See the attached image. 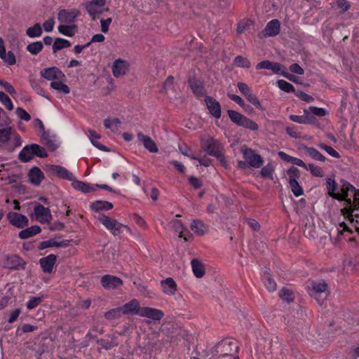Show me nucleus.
Listing matches in <instances>:
<instances>
[{
  "label": "nucleus",
  "mask_w": 359,
  "mask_h": 359,
  "mask_svg": "<svg viewBox=\"0 0 359 359\" xmlns=\"http://www.w3.org/2000/svg\"><path fill=\"white\" fill-rule=\"evenodd\" d=\"M237 351L238 346L235 343L229 339H224L219 341L213 348L214 355H218V359L229 358L231 359L233 350Z\"/></svg>",
  "instance_id": "1"
},
{
  "label": "nucleus",
  "mask_w": 359,
  "mask_h": 359,
  "mask_svg": "<svg viewBox=\"0 0 359 359\" xmlns=\"http://www.w3.org/2000/svg\"><path fill=\"white\" fill-rule=\"evenodd\" d=\"M98 220L114 236L119 235L125 229L130 232V229L117 220L112 219L107 215H102L98 217Z\"/></svg>",
  "instance_id": "2"
},
{
  "label": "nucleus",
  "mask_w": 359,
  "mask_h": 359,
  "mask_svg": "<svg viewBox=\"0 0 359 359\" xmlns=\"http://www.w3.org/2000/svg\"><path fill=\"white\" fill-rule=\"evenodd\" d=\"M201 147L210 156H213L215 157H222L224 156L222 144L219 141L212 137H208L206 139H202Z\"/></svg>",
  "instance_id": "3"
},
{
  "label": "nucleus",
  "mask_w": 359,
  "mask_h": 359,
  "mask_svg": "<svg viewBox=\"0 0 359 359\" xmlns=\"http://www.w3.org/2000/svg\"><path fill=\"white\" fill-rule=\"evenodd\" d=\"M327 287V284L324 280L313 282L312 283V288L309 291V294L313 297L318 304H322L328 294Z\"/></svg>",
  "instance_id": "4"
},
{
  "label": "nucleus",
  "mask_w": 359,
  "mask_h": 359,
  "mask_svg": "<svg viewBox=\"0 0 359 359\" xmlns=\"http://www.w3.org/2000/svg\"><path fill=\"white\" fill-rule=\"evenodd\" d=\"M46 172L50 175L57 177L68 181L73 180L74 175L65 168L58 165H48Z\"/></svg>",
  "instance_id": "5"
},
{
  "label": "nucleus",
  "mask_w": 359,
  "mask_h": 359,
  "mask_svg": "<svg viewBox=\"0 0 359 359\" xmlns=\"http://www.w3.org/2000/svg\"><path fill=\"white\" fill-rule=\"evenodd\" d=\"M47 157L48 154L46 149L37 144L26 145L20 152L18 157Z\"/></svg>",
  "instance_id": "6"
},
{
  "label": "nucleus",
  "mask_w": 359,
  "mask_h": 359,
  "mask_svg": "<svg viewBox=\"0 0 359 359\" xmlns=\"http://www.w3.org/2000/svg\"><path fill=\"white\" fill-rule=\"evenodd\" d=\"M4 267L11 270L25 269L26 262L17 255H6L4 259Z\"/></svg>",
  "instance_id": "7"
},
{
  "label": "nucleus",
  "mask_w": 359,
  "mask_h": 359,
  "mask_svg": "<svg viewBox=\"0 0 359 359\" xmlns=\"http://www.w3.org/2000/svg\"><path fill=\"white\" fill-rule=\"evenodd\" d=\"M340 184L341 193H339V195L341 198L335 199L339 201H344L348 207L353 205L354 201L351 198H348V192H353L355 190V187L344 179L340 180Z\"/></svg>",
  "instance_id": "8"
},
{
  "label": "nucleus",
  "mask_w": 359,
  "mask_h": 359,
  "mask_svg": "<svg viewBox=\"0 0 359 359\" xmlns=\"http://www.w3.org/2000/svg\"><path fill=\"white\" fill-rule=\"evenodd\" d=\"M280 24L278 20L274 19L267 23L264 30L258 36L259 38L275 36L280 33Z\"/></svg>",
  "instance_id": "9"
},
{
  "label": "nucleus",
  "mask_w": 359,
  "mask_h": 359,
  "mask_svg": "<svg viewBox=\"0 0 359 359\" xmlns=\"http://www.w3.org/2000/svg\"><path fill=\"white\" fill-rule=\"evenodd\" d=\"M6 217L12 225L18 228H23L28 225V218L18 212H10L7 214Z\"/></svg>",
  "instance_id": "10"
},
{
  "label": "nucleus",
  "mask_w": 359,
  "mask_h": 359,
  "mask_svg": "<svg viewBox=\"0 0 359 359\" xmlns=\"http://www.w3.org/2000/svg\"><path fill=\"white\" fill-rule=\"evenodd\" d=\"M34 214L36 218L41 223L49 222L52 219V215L48 208H45L42 205H37L34 207Z\"/></svg>",
  "instance_id": "11"
},
{
  "label": "nucleus",
  "mask_w": 359,
  "mask_h": 359,
  "mask_svg": "<svg viewBox=\"0 0 359 359\" xmlns=\"http://www.w3.org/2000/svg\"><path fill=\"white\" fill-rule=\"evenodd\" d=\"M41 75L49 81L64 80L65 79V74L57 67L45 69L41 72Z\"/></svg>",
  "instance_id": "12"
},
{
  "label": "nucleus",
  "mask_w": 359,
  "mask_h": 359,
  "mask_svg": "<svg viewBox=\"0 0 359 359\" xmlns=\"http://www.w3.org/2000/svg\"><path fill=\"white\" fill-rule=\"evenodd\" d=\"M100 282L102 286L106 289H115L123 284L121 279L111 275L103 276Z\"/></svg>",
  "instance_id": "13"
},
{
  "label": "nucleus",
  "mask_w": 359,
  "mask_h": 359,
  "mask_svg": "<svg viewBox=\"0 0 359 359\" xmlns=\"http://www.w3.org/2000/svg\"><path fill=\"white\" fill-rule=\"evenodd\" d=\"M79 13V11L76 9H72L70 11L63 9L60 11L58 13L57 20L61 23L71 24L74 21Z\"/></svg>",
  "instance_id": "14"
},
{
  "label": "nucleus",
  "mask_w": 359,
  "mask_h": 359,
  "mask_svg": "<svg viewBox=\"0 0 359 359\" xmlns=\"http://www.w3.org/2000/svg\"><path fill=\"white\" fill-rule=\"evenodd\" d=\"M41 140L48 150L50 151H55L59 146L56 137L55 135H50L49 133L43 131L41 136Z\"/></svg>",
  "instance_id": "15"
},
{
  "label": "nucleus",
  "mask_w": 359,
  "mask_h": 359,
  "mask_svg": "<svg viewBox=\"0 0 359 359\" xmlns=\"http://www.w3.org/2000/svg\"><path fill=\"white\" fill-rule=\"evenodd\" d=\"M205 101L210 113L216 118L221 117V107L219 103L213 97L206 96Z\"/></svg>",
  "instance_id": "16"
},
{
  "label": "nucleus",
  "mask_w": 359,
  "mask_h": 359,
  "mask_svg": "<svg viewBox=\"0 0 359 359\" xmlns=\"http://www.w3.org/2000/svg\"><path fill=\"white\" fill-rule=\"evenodd\" d=\"M163 316V312L157 309L142 307L140 310V316L146 317L153 320H160Z\"/></svg>",
  "instance_id": "17"
},
{
  "label": "nucleus",
  "mask_w": 359,
  "mask_h": 359,
  "mask_svg": "<svg viewBox=\"0 0 359 359\" xmlns=\"http://www.w3.org/2000/svg\"><path fill=\"white\" fill-rule=\"evenodd\" d=\"M29 182L34 186L38 187L45 178L43 172L38 167L32 168L28 172Z\"/></svg>",
  "instance_id": "18"
},
{
  "label": "nucleus",
  "mask_w": 359,
  "mask_h": 359,
  "mask_svg": "<svg viewBox=\"0 0 359 359\" xmlns=\"http://www.w3.org/2000/svg\"><path fill=\"white\" fill-rule=\"evenodd\" d=\"M57 256L50 254L46 257L40 259L39 264L42 271L46 273H50L53 271V266L55 264Z\"/></svg>",
  "instance_id": "19"
},
{
  "label": "nucleus",
  "mask_w": 359,
  "mask_h": 359,
  "mask_svg": "<svg viewBox=\"0 0 359 359\" xmlns=\"http://www.w3.org/2000/svg\"><path fill=\"white\" fill-rule=\"evenodd\" d=\"M138 140L144 145V148L151 153H157L158 151V147L155 142L147 135H144L142 133H138L137 135Z\"/></svg>",
  "instance_id": "20"
},
{
  "label": "nucleus",
  "mask_w": 359,
  "mask_h": 359,
  "mask_svg": "<svg viewBox=\"0 0 359 359\" xmlns=\"http://www.w3.org/2000/svg\"><path fill=\"white\" fill-rule=\"evenodd\" d=\"M120 307L123 314H138L140 316L142 308L140 306V303L137 299H132Z\"/></svg>",
  "instance_id": "21"
},
{
  "label": "nucleus",
  "mask_w": 359,
  "mask_h": 359,
  "mask_svg": "<svg viewBox=\"0 0 359 359\" xmlns=\"http://www.w3.org/2000/svg\"><path fill=\"white\" fill-rule=\"evenodd\" d=\"M69 245L68 240L58 241L57 238H50L48 241H42L39 243V249L44 250L48 248H65Z\"/></svg>",
  "instance_id": "22"
},
{
  "label": "nucleus",
  "mask_w": 359,
  "mask_h": 359,
  "mask_svg": "<svg viewBox=\"0 0 359 359\" xmlns=\"http://www.w3.org/2000/svg\"><path fill=\"white\" fill-rule=\"evenodd\" d=\"M0 57L8 65H13L16 62L15 56L12 51L6 52L4 42L1 37H0Z\"/></svg>",
  "instance_id": "23"
},
{
  "label": "nucleus",
  "mask_w": 359,
  "mask_h": 359,
  "mask_svg": "<svg viewBox=\"0 0 359 359\" xmlns=\"http://www.w3.org/2000/svg\"><path fill=\"white\" fill-rule=\"evenodd\" d=\"M128 67L125 60L121 59L116 60L112 65V73L115 77H120L126 74Z\"/></svg>",
  "instance_id": "24"
},
{
  "label": "nucleus",
  "mask_w": 359,
  "mask_h": 359,
  "mask_svg": "<svg viewBox=\"0 0 359 359\" xmlns=\"http://www.w3.org/2000/svg\"><path fill=\"white\" fill-rule=\"evenodd\" d=\"M326 183V189L327 194L332 197V198H341V197L339 195L338 192H336L337 189L338 184L336 182L334 177H327L325 180Z\"/></svg>",
  "instance_id": "25"
},
{
  "label": "nucleus",
  "mask_w": 359,
  "mask_h": 359,
  "mask_svg": "<svg viewBox=\"0 0 359 359\" xmlns=\"http://www.w3.org/2000/svg\"><path fill=\"white\" fill-rule=\"evenodd\" d=\"M161 285L163 292L168 295H174L177 291V284L172 278H168L162 280Z\"/></svg>",
  "instance_id": "26"
},
{
  "label": "nucleus",
  "mask_w": 359,
  "mask_h": 359,
  "mask_svg": "<svg viewBox=\"0 0 359 359\" xmlns=\"http://www.w3.org/2000/svg\"><path fill=\"white\" fill-rule=\"evenodd\" d=\"M283 67V66L281 65L280 63L273 62L269 60L262 61L259 62L257 65V69H271L276 74H281V70Z\"/></svg>",
  "instance_id": "27"
},
{
  "label": "nucleus",
  "mask_w": 359,
  "mask_h": 359,
  "mask_svg": "<svg viewBox=\"0 0 359 359\" xmlns=\"http://www.w3.org/2000/svg\"><path fill=\"white\" fill-rule=\"evenodd\" d=\"M71 181L72 187L74 189L80 191L83 193H90L96 191V189L91 187L89 184L75 180L74 177L73 178V180Z\"/></svg>",
  "instance_id": "28"
},
{
  "label": "nucleus",
  "mask_w": 359,
  "mask_h": 359,
  "mask_svg": "<svg viewBox=\"0 0 359 359\" xmlns=\"http://www.w3.org/2000/svg\"><path fill=\"white\" fill-rule=\"evenodd\" d=\"M192 271L198 278H201L205 275V267L203 264L197 259L191 261Z\"/></svg>",
  "instance_id": "29"
},
{
  "label": "nucleus",
  "mask_w": 359,
  "mask_h": 359,
  "mask_svg": "<svg viewBox=\"0 0 359 359\" xmlns=\"http://www.w3.org/2000/svg\"><path fill=\"white\" fill-rule=\"evenodd\" d=\"M113 204L106 201H95L90 204V209L94 212L109 210L113 208Z\"/></svg>",
  "instance_id": "30"
},
{
  "label": "nucleus",
  "mask_w": 359,
  "mask_h": 359,
  "mask_svg": "<svg viewBox=\"0 0 359 359\" xmlns=\"http://www.w3.org/2000/svg\"><path fill=\"white\" fill-rule=\"evenodd\" d=\"M191 229L196 234L202 236L208 231V226L200 219H194L190 225Z\"/></svg>",
  "instance_id": "31"
},
{
  "label": "nucleus",
  "mask_w": 359,
  "mask_h": 359,
  "mask_svg": "<svg viewBox=\"0 0 359 359\" xmlns=\"http://www.w3.org/2000/svg\"><path fill=\"white\" fill-rule=\"evenodd\" d=\"M41 231V229L39 226L34 225L20 231L18 236L21 239H26L35 236L40 233Z\"/></svg>",
  "instance_id": "32"
},
{
  "label": "nucleus",
  "mask_w": 359,
  "mask_h": 359,
  "mask_svg": "<svg viewBox=\"0 0 359 359\" xmlns=\"http://www.w3.org/2000/svg\"><path fill=\"white\" fill-rule=\"evenodd\" d=\"M189 84L196 96H202L205 93V90L201 82L196 80V79H189Z\"/></svg>",
  "instance_id": "33"
},
{
  "label": "nucleus",
  "mask_w": 359,
  "mask_h": 359,
  "mask_svg": "<svg viewBox=\"0 0 359 359\" xmlns=\"http://www.w3.org/2000/svg\"><path fill=\"white\" fill-rule=\"evenodd\" d=\"M298 149L300 151L302 155L309 156L311 157H323L320 153L314 148L308 147L304 144L299 145Z\"/></svg>",
  "instance_id": "34"
},
{
  "label": "nucleus",
  "mask_w": 359,
  "mask_h": 359,
  "mask_svg": "<svg viewBox=\"0 0 359 359\" xmlns=\"http://www.w3.org/2000/svg\"><path fill=\"white\" fill-rule=\"evenodd\" d=\"M298 149L300 151L302 155L309 156L311 157H323L320 153L314 148L308 147L304 144L299 145Z\"/></svg>",
  "instance_id": "35"
},
{
  "label": "nucleus",
  "mask_w": 359,
  "mask_h": 359,
  "mask_svg": "<svg viewBox=\"0 0 359 359\" xmlns=\"http://www.w3.org/2000/svg\"><path fill=\"white\" fill-rule=\"evenodd\" d=\"M121 121L117 118H107L104 121V126L106 128L110 129L112 132H116L119 130Z\"/></svg>",
  "instance_id": "36"
},
{
  "label": "nucleus",
  "mask_w": 359,
  "mask_h": 359,
  "mask_svg": "<svg viewBox=\"0 0 359 359\" xmlns=\"http://www.w3.org/2000/svg\"><path fill=\"white\" fill-rule=\"evenodd\" d=\"M58 31L60 34L67 36H73L77 32V27L75 25H61L58 27Z\"/></svg>",
  "instance_id": "37"
},
{
  "label": "nucleus",
  "mask_w": 359,
  "mask_h": 359,
  "mask_svg": "<svg viewBox=\"0 0 359 359\" xmlns=\"http://www.w3.org/2000/svg\"><path fill=\"white\" fill-rule=\"evenodd\" d=\"M263 281L266 289L269 292H273L276 290L277 285L275 280L271 278L270 273L267 271H265L263 275Z\"/></svg>",
  "instance_id": "38"
},
{
  "label": "nucleus",
  "mask_w": 359,
  "mask_h": 359,
  "mask_svg": "<svg viewBox=\"0 0 359 359\" xmlns=\"http://www.w3.org/2000/svg\"><path fill=\"white\" fill-rule=\"evenodd\" d=\"M71 46L70 42L68 40L57 38L53 45V53H56L57 51L65 48H68Z\"/></svg>",
  "instance_id": "39"
},
{
  "label": "nucleus",
  "mask_w": 359,
  "mask_h": 359,
  "mask_svg": "<svg viewBox=\"0 0 359 359\" xmlns=\"http://www.w3.org/2000/svg\"><path fill=\"white\" fill-rule=\"evenodd\" d=\"M62 80H56L50 83V86L53 89L62 93L64 94H68L70 92L69 88L62 82Z\"/></svg>",
  "instance_id": "40"
},
{
  "label": "nucleus",
  "mask_w": 359,
  "mask_h": 359,
  "mask_svg": "<svg viewBox=\"0 0 359 359\" xmlns=\"http://www.w3.org/2000/svg\"><path fill=\"white\" fill-rule=\"evenodd\" d=\"M227 112L231 121L240 126H241V123H243V121H244L245 118H246L239 112L234 110L230 109L228 110Z\"/></svg>",
  "instance_id": "41"
},
{
  "label": "nucleus",
  "mask_w": 359,
  "mask_h": 359,
  "mask_svg": "<svg viewBox=\"0 0 359 359\" xmlns=\"http://www.w3.org/2000/svg\"><path fill=\"white\" fill-rule=\"evenodd\" d=\"M26 34L31 38L40 36L42 34L41 26L39 23H36L33 27H29Z\"/></svg>",
  "instance_id": "42"
},
{
  "label": "nucleus",
  "mask_w": 359,
  "mask_h": 359,
  "mask_svg": "<svg viewBox=\"0 0 359 359\" xmlns=\"http://www.w3.org/2000/svg\"><path fill=\"white\" fill-rule=\"evenodd\" d=\"M289 184L293 194L295 196H300L303 194L304 191L302 187L299 185L297 180L292 179L289 180Z\"/></svg>",
  "instance_id": "43"
},
{
  "label": "nucleus",
  "mask_w": 359,
  "mask_h": 359,
  "mask_svg": "<svg viewBox=\"0 0 359 359\" xmlns=\"http://www.w3.org/2000/svg\"><path fill=\"white\" fill-rule=\"evenodd\" d=\"M122 313L121 307H117L107 311L104 318L107 320H115L119 318Z\"/></svg>",
  "instance_id": "44"
},
{
  "label": "nucleus",
  "mask_w": 359,
  "mask_h": 359,
  "mask_svg": "<svg viewBox=\"0 0 359 359\" xmlns=\"http://www.w3.org/2000/svg\"><path fill=\"white\" fill-rule=\"evenodd\" d=\"M85 6L87 12L90 14L93 20H95V15L101 13L100 8L90 2L86 3Z\"/></svg>",
  "instance_id": "45"
},
{
  "label": "nucleus",
  "mask_w": 359,
  "mask_h": 359,
  "mask_svg": "<svg viewBox=\"0 0 359 359\" xmlns=\"http://www.w3.org/2000/svg\"><path fill=\"white\" fill-rule=\"evenodd\" d=\"M43 46L41 41L31 43L27 46V50L32 55H36L43 48Z\"/></svg>",
  "instance_id": "46"
},
{
  "label": "nucleus",
  "mask_w": 359,
  "mask_h": 359,
  "mask_svg": "<svg viewBox=\"0 0 359 359\" xmlns=\"http://www.w3.org/2000/svg\"><path fill=\"white\" fill-rule=\"evenodd\" d=\"M274 172V168L271 164L269 163L266 166L263 167L260 171V175L263 177H268L270 180H273V173Z\"/></svg>",
  "instance_id": "47"
},
{
  "label": "nucleus",
  "mask_w": 359,
  "mask_h": 359,
  "mask_svg": "<svg viewBox=\"0 0 359 359\" xmlns=\"http://www.w3.org/2000/svg\"><path fill=\"white\" fill-rule=\"evenodd\" d=\"M279 294L283 300L288 303L292 302L294 300L292 292L285 287L280 290Z\"/></svg>",
  "instance_id": "48"
},
{
  "label": "nucleus",
  "mask_w": 359,
  "mask_h": 359,
  "mask_svg": "<svg viewBox=\"0 0 359 359\" xmlns=\"http://www.w3.org/2000/svg\"><path fill=\"white\" fill-rule=\"evenodd\" d=\"M233 63L239 67L249 68L251 66L250 62L247 58L240 55L235 58Z\"/></svg>",
  "instance_id": "49"
},
{
  "label": "nucleus",
  "mask_w": 359,
  "mask_h": 359,
  "mask_svg": "<svg viewBox=\"0 0 359 359\" xmlns=\"http://www.w3.org/2000/svg\"><path fill=\"white\" fill-rule=\"evenodd\" d=\"M42 297H32L26 304L27 309L32 310L36 308L42 302Z\"/></svg>",
  "instance_id": "50"
},
{
  "label": "nucleus",
  "mask_w": 359,
  "mask_h": 359,
  "mask_svg": "<svg viewBox=\"0 0 359 359\" xmlns=\"http://www.w3.org/2000/svg\"><path fill=\"white\" fill-rule=\"evenodd\" d=\"M0 101L9 111L13 110V105L10 97L4 92H0Z\"/></svg>",
  "instance_id": "51"
},
{
  "label": "nucleus",
  "mask_w": 359,
  "mask_h": 359,
  "mask_svg": "<svg viewBox=\"0 0 359 359\" xmlns=\"http://www.w3.org/2000/svg\"><path fill=\"white\" fill-rule=\"evenodd\" d=\"M173 228L175 232L179 233V237L183 238L184 241H188L186 236L183 234L184 229H185L181 221L175 220L173 223Z\"/></svg>",
  "instance_id": "52"
},
{
  "label": "nucleus",
  "mask_w": 359,
  "mask_h": 359,
  "mask_svg": "<svg viewBox=\"0 0 359 359\" xmlns=\"http://www.w3.org/2000/svg\"><path fill=\"white\" fill-rule=\"evenodd\" d=\"M278 86L281 90H284L285 92L290 93L294 91V86L291 83H288L285 80H278Z\"/></svg>",
  "instance_id": "53"
},
{
  "label": "nucleus",
  "mask_w": 359,
  "mask_h": 359,
  "mask_svg": "<svg viewBox=\"0 0 359 359\" xmlns=\"http://www.w3.org/2000/svg\"><path fill=\"white\" fill-rule=\"evenodd\" d=\"M11 128L6 127L3 129H0V142H6L10 139V136L11 135Z\"/></svg>",
  "instance_id": "54"
},
{
  "label": "nucleus",
  "mask_w": 359,
  "mask_h": 359,
  "mask_svg": "<svg viewBox=\"0 0 359 359\" xmlns=\"http://www.w3.org/2000/svg\"><path fill=\"white\" fill-rule=\"evenodd\" d=\"M308 170L316 177H322L324 175L321 168L313 163L308 164Z\"/></svg>",
  "instance_id": "55"
},
{
  "label": "nucleus",
  "mask_w": 359,
  "mask_h": 359,
  "mask_svg": "<svg viewBox=\"0 0 359 359\" xmlns=\"http://www.w3.org/2000/svg\"><path fill=\"white\" fill-rule=\"evenodd\" d=\"M319 148L324 150L328 155L332 157H339L338 152L332 147L321 143L318 145Z\"/></svg>",
  "instance_id": "56"
},
{
  "label": "nucleus",
  "mask_w": 359,
  "mask_h": 359,
  "mask_svg": "<svg viewBox=\"0 0 359 359\" xmlns=\"http://www.w3.org/2000/svg\"><path fill=\"white\" fill-rule=\"evenodd\" d=\"M241 126H243L244 128H246L254 131L257 130L259 129L258 125L255 121L248 118H245L244 121L241 123Z\"/></svg>",
  "instance_id": "57"
},
{
  "label": "nucleus",
  "mask_w": 359,
  "mask_h": 359,
  "mask_svg": "<svg viewBox=\"0 0 359 359\" xmlns=\"http://www.w3.org/2000/svg\"><path fill=\"white\" fill-rule=\"evenodd\" d=\"M97 343L101 346L102 348L109 350L112 348L113 347L117 346V343H116L114 341H107L105 339H97Z\"/></svg>",
  "instance_id": "58"
},
{
  "label": "nucleus",
  "mask_w": 359,
  "mask_h": 359,
  "mask_svg": "<svg viewBox=\"0 0 359 359\" xmlns=\"http://www.w3.org/2000/svg\"><path fill=\"white\" fill-rule=\"evenodd\" d=\"M353 198L352 201H354V203L353 205L349 206V210H348L349 212H353V210H358L359 209V189H357L355 188V190L353 191Z\"/></svg>",
  "instance_id": "59"
},
{
  "label": "nucleus",
  "mask_w": 359,
  "mask_h": 359,
  "mask_svg": "<svg viewBox=\"0 0 359 359\" xmlns=\"http://www.w3.org/2000/svg\"><path fill=\"white\" fill-rule=\"evenodd\" d=\"M241 150L244 157H260L259 155L255 154L252 149L248 148L246 146H243Z\"/></svg>",
  "instance_id": "60"
},
{
  "label": "nucleus",
  "mask_w": 359,
  "mask_h": 359,
  "mask_svg": "<svg viewBox=\"0 0 359 359\" xmlns=\"http://www.w3.org/2000/svg\"><path fill=\"white\" fill-rule=\"evenodd\" d=\"M16 114L18 116V117L22 120L28 121L31 119L30 115L21 107H18L16 109Z\"/></svg>",
  "instance_id": "61"
},
{
  "label": "nucleus",
  "mask_w": 359,
  "mask_h": 359,
  "mask_svg": "<svg viewBox=\"0 0 359 359\" xmlns=\"http://www.w3.org/2000/svg\"><path fill=\"white\" fill-rule=\"evenodd\" d=\"M246 99L259 109H262V105L258 98L251 92L245 97Z\"/></svg>",
  "instance_id": "62"
},
{
  "label": "nucleus",
  "mask_w": 359,
  "mask_h": 359,
  "mask_svg": "<svg viewBox=\"0 0 359 359\" xmlns=\"http://www.w3.org/2000/svg\"><path fill=\"white\" fill-rule=\"evenodd\" d=\"M262 158H249V168H258L263 165Z\"/></svg>",
  "instance_id": "63"
},
{
  "label": "nucleus",
  "mask_w": 359,
  "mask_h": 359,
  "mask_svg": "<svg viewBox=\"0 0 359 359\" xmlns=\"http://www.w3.org/2000/svg\"><path fill=\"white\" fill-rule=\"evenodd\" d=\"M237 86L243 96L246 97L250 92V87L245 83L238 82Z\"/></svg>",
  "instance_id": "64"
}]
</instances>
